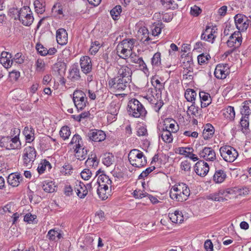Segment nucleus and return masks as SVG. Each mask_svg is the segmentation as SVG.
I'll return each instance as SVG.
<instances>
[{
  "label": "nucleus",
  "mask_w": 251,
  "mask_h": 251,
  "mask_svg": "<svg viewBox=\"0 0 251 251\" xmlns=\"http://www.w3.org/2000/svg\"><path fill=\"white\" fill-rule=\"evenodd\" d=\"M208 199L220 202H224L226 201V199L224 198L223 197L220 196L219 195L218 192L210 194L208 196Z\"/></svg>",
  "instance_id": "obj_57"
},
{
  "label": "nucleus",
  "mask_w": 251,
  "mask_h": 251,
  "mask_svg": "<svg viewBox=\"0 0 251 251\" xmlns=\"http://www.w3.org/2000/svg\"><path fill=\"white\" fill-rule=\"evenodd\" d=\"M131 82V78H126L115 76L108 81V85L111 89L118 91H123L127 87H129V84Z\"/></svg>",
  "instance_id": "obj_6"
},
{
  "label": "nucleus",
  "mask_w": 251,
  "mask_h": 251,
  "mask_svg": "<svg viewBox=\"0 0 251 251\" xmlns=\"http://www.w3.org/2000/svg\"><path fill=\"white\" fill-rule=\"evenodd\" d=\"M85 164L87 167H92L95 168L99 164V160L95 154H91L89 155L87 160L85 161Z\"/></svg>",
  "instance_id": "obj_36"
},
{
  "label": "nucleus",
  "mask_w": 251,
  "mask_h": 251,
  "mask_svg": "<svg viewBox=\"0 0 251 251\" xmlns=\"http://www.w3.org/2000/svg\"><path fill=\"white\" fill-rule=\"evenodd\" d=\"M199 97L201 108L206 107L211 103L212 99L209 94L204 91H201L199 93Z\"/></svg>",
  "instance_id": "obj_25"
},
{
  "label": "nucleus",
  "mask_w": 251,
  "mask_h": 251,
  "mask_svg": "<svg viewBox=\"0 0 251 251\" xmlns=\"http://www.w3.org/2000/svg\"><path fill=\"white\" fill-rule=\"evenodd\" d=\"M56 41L58 44L65 45L68 42V33L64 28H59L56 33Z\"/></svg>",
  "instance_id": "obj_23"
},
{
  "label": "nucleus",
  "mask_w": 251,
  "mask_h": 251,
  "mask_svg": "<svg viewBox=\"0 0 251 251\" xmlns=\"http://www.w3.org/2000/svg\"><path fill=\"white\" fill-rule=\"evenodd\" d=\"M122 12V7L121 5H116L110 11V15L114 20L119 19L120 14Z\"/></svg>",
  "instance_id": "obj_44"
},
{
  "label": "nucleus",
  "mask_w": 251,
  "mask_h": 251,
  "mask_svg": "<svg viewBox=\"0 0 251 251\" xmlns=\"http://www.w3.org/2000/svg\"><path fill=\"white\" fill-rule=\"evenodd\" d=\"M220 153L221 157L227 162H233L238 156L237 151L230 146L221 147Z\"/></svg>",
  "instance_id": "obj_7"
},
{
  "label": "nucleus",
  "mask_w": 251,
  "mask_h": 251,
  "mask_svg": "<svg viewBox=\"0 0 251 251\" xmlns=\"http://www.w3.org/2000/svg\"><path fill=\"white\" fill-rule=\"evenodd\" d=\"M114 157L112 153H106L104 155V157L102 159V162L104 165L107 167H109L114 162Z\"/></svg>",
  "instance_id": "obj_46"
},
{
  "label": "nucleus",
  "mask_w": 251,
  "mask_h": 251,
  "mask_svg": "<svg viewBox=\"0 0 251 251\" xmlns=\"http://www.w3.org/2000/svg\"><path fill=\"white\" fill-rule=\"evenodd\" d=\"M119 105L115 103H111L108 109V113L114 115V117L117 116L119 110Z\"/></svg>",
  "instance_id": "obj_53"
},
{
  "label": "nucleus",
  "mask_w": 251,
  "mask_h": 251,
  "mask_svg": "<svg viewBox=\"0 0 251 251\" xmlns=\"http://www.w3.org/2000/svg\"><path fill=\"white\" fill-rule=\"evenodd\" d=\"M52 166L49 161L46 159H44L39 164L37 170L39 174H42L44 173L47 169L50 170Z\"/></svg>",
  "instance_id": "obj_34"
},
{
  "label": "nucleus",
  "mask_w": 251,
  "mask_h": 251,
  "mask_svg": "<svg viewBox=\"0 0 251 251\" xmlns=\"http://www.w3.org/2000/svg\"><path fill=\"white\" fill-rule=\"evenodd\" d=\"M68 77L72 81H77L80 79V71L77 64H74L71 66Z\"/></svg>",
  "instance_id": "obj_21"
},
{
  "label": "nucleus",
  "mask_w": 251,
  "mask_h": 251,
  "mask_svg": "<svg viewBox=\"0 0 251 251\" xmlns=\"http://www.w3.org/2000/svg\"><path fill=\"white\" fill-rule=\"evenodd\" d=\"M179 153L180 154L184 155L186 157L190 154L191 151H193L194 150L192 148L190 147H180L178 149Z\"/></svg>",
  "instance_id": "obj_61"
},
{
  "label": "nucleus",
  "mask_w": 251,
  "mask_h": 251,
  "mask_svg": "<svg viewBox=\"0 0 251 251\" xmlns=\"http://www.w3.org/2000/svg\"><path fill=\"white\" fill-rule=\"evenodd\" d=\"M35 130L32 127L26 126L25 127L23 133L25 136V140L27 143H31L35 139Z\"/></svg>",
  "instance_id": "obj_28"
},
{
  "label": "nucleus",
  "mask_w": 251,
  "mask_h": 251,
  "mask_svg": "<svg viewBox=\"0 0 251 251\" xmlns=\"http://www.w3.org/2000/svg\"><path fill=\"white\" fill-rule=\"evenodd\" d=\"M223 115L228 120H233L235 115L234 107L231 106H227L223 110Z\"/></svg>",
  "instance_id": "obj_35"
},
{
  "label": "nucleus",
  "mask_w": 251,
  "mask_h": 251,
  "mask_svg": "<svg viewBox=\"0 0 251 251\" xmlns=\"http://www.w3.org/2000/svg\"><path fill=\"white\" fill-rule=\"evenodd\" d=\"M75 152V156L77 159L83 160L86 158L87 155V150L84 147H81L76 150H74Z\"/></svg>",
  "instance_id": "obj_41"
},
{
  "label": "nucleus",
  "mask_w": 251,
  "mask_h": 251,
  "mask_svg": "<svg viewBox=\"0 0 251 251\" xmlns=\"http://www.w3.org/2000/svg\"><path fill=\"white\" fill-rule=\"evenodd\" d=\"M161 129L166 130H170L171 132L175 133L178 130L179 126L174 119L166 118L164 121L163 126Z\"/></svg>",
  "instance_id": "obj_18"
},
{
  "label": "nucleus",
  "mask_w": 251,
  "mask_h": 251,
  "mask_svg": "<svg viewBox=\"0 0 251 251\" xmlns=\"http://www.w3.org/2000/svg\"><path fill=\"white\" fill-rule=\"evenodd\" d=\"M92 174L91 171L88 169H84L80 173L81 178L85 180L89 179L92 176Z\"/></svg>",
  "instance_id": "obj_62"
},
{
  "label": "nucleus",
  "mask_w": 251,
  "mask_h": 251,
  "mask_svg": "<svg viewBox=\"0 0 251 251\" xmlns=\"http://www.w3.org/2000/svg\"><path fill=\"white\" fill-rule=\"evenodd\" d=\"M199 155L200 157L208 161H213L216 159V153L214 150L210 147H204L201 151Z\"/></svg>",
  "instance_id": "obj_16"
},
{
  "label": "nucleus",
  "mask_w": 251,
  "mask_h": 251,
  "mask_svg": "<svg viewBox=\"0 0 251 251\" xmlns=\"http://www.w3.org/2000/svg\"><path fill=\"white\" fill-rule=\"evenodd\" d=\"M34 5L35 11L38 14H42L45 11V6L43 1H41L39 0H35L34 2Z\"/></svg>",
  "instance_id": "obj_47"
},
{
  "label": "nucleus",
  "mask_w": 251,
  "mask_h": 251,
  "mask_svg": "<svg viewBox=\"0 0 251 251\" xmlns=\"http://www.w3.org/2000/svg\"><path fill=\"white\" fill-rule=\"evenodd\" d=\"M112 174L115 178L119 180H126L129 178L126 170L121 171L120 170H114L112 172Z\"/></svg>",
  "instance_id": "obj_32"
},
{
  "label": "nucleus",
  "mask_w": 251,
  "mask_h": 251,
  "mask_svg": "<svg viewBox=\"0 0 251 251\" xmlns=\"http://www.w3.org/2000/svg\"><path fill=\"white\" fill-rule=\"evenodd\" d=\"M163 27V24L162 23H158L156 25H154L152 28V34L154 36L158 35L161 31V29Z\"/></svg>",
  "instance_id": "obj_56"
},
{
  "label": "nucleus",
  "mask_w": 251,
  "mask_h": 251,
  "mask_svg": "<svg viewBox=\"0 0 251 251\" xmlns=\"http://www.w3.org/2000/svg\"><path fill=\"white\" fill-rule=\"evenodd\" d=\"M97 183L100 184H108L111 185L112 183V180L109 178V176L104 174L100 175L98 178Z\"/></svg>",
  "instance_id": "obj_50"
},
{
  "label": "nucleus",
  "mask_w": 251,
  "mask_h": 251,
  "mask_svg": "<svg viewBox=\"0 0 251 251\" xmlns=\"http://www.w3.org/2000/svg\"><path fill=\"white\" fill-rule=\"evenodd\" d=\"M184 96L188 101L195 103L197 93L194 90L187 89L185 92Z\"/></svg>",
  "instance_id": "obj_38"
},
{
  "label": "nucleus",
  "mask_w": 251,
  "mask_h": 251,
  "mask_svg": "<svg viewBox=\"0 0 251 251\" xmlns=\"http://www.w3.org/2000/svg\"><path fill=\"white\" fill-rule=\"evenodd\" d=\"M117 75L115 76L126 78H131L132 72L126 65H118L116 67Z\"/></svg>",
  "instance_id": "obj_15"
},
{
  "label": "nucleus",
  "mask_w": 251,
  "mask_h": 251,
  "mask_svg": "<svg viewBox=\"0 0 251 251\" xmlns=\"http://www.w3.org/2000/svg\"><path fill=\"white\" fill-rule=\"evenodd\" d=\"M243 108L241 109V114L248 116L251 113V100L245 101Z\"/></svg>",
  "instance_id": "obj_43"
},
{
  "label": "nucleus",
  "mask_w": 251,
  "mask_h": 251,
  "mask_svg": "<svg viewBox=\"0 0 251 251\" xmlns=\"http://www.w3.org/2000/svg\"><path fill=\"white\" fill-rule=\"evenodd\" d=\"M52 11L58 15H63V6L62 4L60 3H56L52 7Z\"/></svg>",
  "instance_id": "obj_60"
},
{
  "label": "nucleus",
  "mask_w": 251,
  "mask_h": 251,
  "mask_svg": "<svg viewBox=\"0 0 251 251\" xmlns=\"http://www.w3.org/2000/svg\"><path fill=\"white\" fill-rule=\"evenodd\" d=\"M73 170V168L72 165L69 164H65L61 169V173L64 174V175H71V173H72V171Z\"/></svg>",
  "instance_id": "obj_64"
},
{
  "label": "nucleus",
  "mask_w": 251,
  "mask_h": 251,
  "mask_svg": "<svg viewBox=\"0 0 251 251\" xmlns=\"http://www.w3.org/2000/svg\"><path fill=\"white\" fill-rule=\"evenodd\" d=\"M151 63L153 68L159 67L161 65V53L156 52L151 58Z\"/></svg>",
  "instance_id": "obj_45"
},
{
  "label": "nucleus",
  "mask_w": 251,
  "mask_h": 251,
  "mask_svg": "<svg viewBox=\"0 0 251 251\" xmlns=\"http://www.w3.org/2000/svg\"><path fill=\"white\" fill-rule=\"evenodd\" d=\"M7 183L12 187H17L23 180V177L20 174L11 173L7 177Z\"/></svg>",
  "instance_id": "obj_24"
},
{
  "label": "nucleus",
  "mask_w": 251,
  "mask_h": 251,
  "mask_svg": "<svg viewBox=\"0 0 251 251\" xmlns=\"http://www.w3.org/2000/svg\"><path fill=\"white\" fill-rule=\"evenodd\" d=\"M59 134L60 137L63 140H65L68 139L71 135V131L69 127L68 126H63L59 131Z\"/></svg>",
  "instance_id": "obj_49"
},
{
  "label": "nucleus",
  "mask_w": 251,
  "mask_h": 251,
  "mask_svg": "<svg viewBox=\"0 0 251 251\" xmlns=\"http://www.w3.org/2000/svg\"><path fill=\"white\" fill-rule=\"evenodd\" d=\"M226 175L223 170L216 171L213 176V181L216 183H222L226 178Z\"/></svg>",
  "instance_id": "obj_31"
},
{
  "label": "nucleus",
  "mask_w": 251,
  "mask_h": 251,
  "mask_svg": "<svg viewBox=\"0 0 251 251\" xmlns=\"http://www.w3.org/2000/svg\"><path fill=\"white\" fill-rule=\"evenodd\" d=\"M55 186L52 181H44L42 185L43 189L46 192L51 193L55 190Z\"/></svg>",
  "instance_id": "obj_48"
},
{
  "label": "nucleus",
  "mask_w": 251,
  "mask_h": 251,
  "mask_svg": "<svg viewBox=\"0 0 251 251\" xmlns=\"http://www.w3.org/2000/svg\"><path fill=\"white\" fill-rule=\"evenodd\" d=\"M248 116H244L240 121V125L242 127V131L244 133H248L249 129V122L248 121Z\"/></svg>",
  "instance_id": "obj_52"
},
{
  "label": "nucleus",
  "mask_w": 251,
  "mask_h": 251,
  "mask_svg": "<svg viewBox=\"0 0 251 251\" xmlns=\"http://www.w3.org/2000/svg\"><path fill=\"white\" fill-rule=\"evenodd\" d=\"M160 2L167 9L175 10L178 8V5L174 0H160Z\"/></svg>",
  "instance_id": "obj_40"
},
{
  "label": "nucleus",
  "mask_w": 251,
  "mask_h": 251,
  "mask_svg": "<svg viewBox=\"0 0 251 251\" xmlns=\"http://www.w3.org/2000/svg\"><path fill=\"white\" fill-rule=\"evenodd\" d=\"M128 160L131 165L137 168H141L147 164V159L143 152L133 149L130 151L128 155Z\"/></svg>",
  "instance_id": "obj_4"
},
{
  "label": "nucleus",
  "mask_w": 251,
  "mask_h": 251,
  "mask_svg": "<svg viewBox=\"0 0 251 251\" xmlns=\"http://www.w3.org/2000/svg\"><path fill=\"white\" fill-rule=\"evenodd\" d=\"M12 60H13V62L14 61L17 64H21L24 62L25 56L21 52H18L14 55Z\"/></svg>",
  "instance_id": "obj_59"
},
{
  "label": "nucleus",
  "mask_w": 251,
  "mask_h": 251,
  "mask_svg": "<svg viewBox=\"0 0 251 251\" xmlns=\"http://www.w3.org/2000/svg\"><path fill=\"white\" fill-rule=\"evenodd\" d=\"M182 66L184 69L183 71V78H188V77L191 79L193 72V61L191 55H188L185 57H182Z\"/></svg>",
  "instance_id": "obj_11"
},
{
  "label": "nucleus",
  "mask_w": 251,
  "mask_h": 251,
  "mask_svg": "<svg viewBox=\"0 0 251 251\" xmlns=\"http://www.w3.org/2000/svg\"><path fill=\"white\" fill-rule=\"evenodd\" d=\"M135 40L127 39L123 40L117 46V52L119 56L123 59L128 58L134 47Z\"/></svg>",
  "instance_id": "obj_3"
},
{
  "label": "nucleus",
  "mask_w": 251,
  "mask_h": 251,
  "mask_svg": "<svg viewBox=\"0 0 251 251\" xmlns=\"http://www.w3.org/2000/svg\"><path fill=\"white\" fill-rule=\"evenodd\" d=\"M159 137H161L162 140L166 143H171L173 141V132L170 130H166L164 129H159L158 132Z\"/></svg>",
  "instance_id": "obj_26"
},
{
  "label": "nucleus",
  "mask_w": 251,
  "mask_h": 251,
  "mask_svg": "<svg viewBox=\"0 0 251 251\" xmlns=\"http://www.w3.org/2000/svg\"><path fill=\"white\" fill-rule=\"evenodd\" d=\"M80 65L82 71L85 74L90 73L92 71V62L91 58L88 56L81 57Z\"/></svg>",
  "instance_id": "obj_19"
},
{
  "label": "nucleus",
  "mask_w": 251,
  "mask_h": 251,
  "mask_svg": "<svg viewBox=\"0 0 251 251\" xmlns=\"http://www.w3.org/2000/svg\"><path fill=\"white\" fill-rule=\"evenodd\" d=\"M228 72L226 64H219L215 69L214 75L218 79H225Z\"/></svg>",
  "instance_id": "obj_20"
},
{
  "label": "nucleus",
  "mask_w": 251,
  "mask_h": 251,
  "mask_svg": "<svg viewBox=\"0 0 251 251\" xmlns=\"http://www.w3.org/2000/svg\"><path fill=\"white\" fill-rule=\"evenodd\" d=\"M36 71L38 72H43L46 69L45 61L40 58H38L35 62Z\"/></svg>",
  "instance_id": "obj_51"
},
{
  "label": "nucleus",
  "mask_w": 251,
  "mask_h": 251,
  "mask_svg": "<svg viewBox=\"0 0 251 251\" xmlns=\"http://www.w3.org/2000/svg\"><path fill=\"white\" fill-rule=\"evenodd\" d=\"M47 236L50 240L54 241H57L62 237L61 234L58 231L54 229L50 230Z\"/></svg>",
  "instance_id": "obj_39"
},
{
  "label": "nucleus",
  "mask_w": 251,
  "mask_h": 251,
  "mask_svg": "<svg viewBox=\"0 0 251 251\" xmlns=\"http://www.w3.org/2000/svg\"><path fill=\"white\" fill-rule=\"evenodd\" d=\"M155 169L154 166H151L147 168L145 171H143L138 176V179L143 178L148 176V175Z\"/></svg>",
  "instance_id": "obj_63"
},
{
  "label": "nucleus",
  "mask_w": 251,
  "mask_h": 251,
  "mask_svg": "<svg viewBox=\"0 0 251 251\" xmlns=\"http://www.w3.org/2000/svg\"><path fill=\"white\" fill-rule=\"evenodd\" d=\"M190 190L184 183H178L173 186L170 191L171 198L177 201H186L190 196Z\"/></svg>",
  "instance_id": "obj_1"
},
{
  "label": "nucleus",
  "mask_w": 251,
  "mask_h": 251,
  "mask_svg": "<svg viewBox=\"0 0 251 251\" xmlns=\"http://www.w3.org/2000/svg\"><path fill=\"white\" fill-rule=\"evenodd\" d=\"M214 133V128L210 124H207L204 127L202 132V136L205 140L211 138Z\"/></svg>",
  "instance_id": "obj_33"
},
{
  "label": "nucleus",
  "mask_w": 251,
  "mask_h": 251,
  "mask_svg": "<svg viewBox=\"0 0 251 251\" xmlns=\"http://www.w3.org/2000/svg\"><path fill=\"white\" fill-rule=\"evenodd\" d=\"M127 112L134 118L145 117L147 111L143 105L137 99H132L128 102Z\"/></svg>",
  "instance_id": "obj_2"
},
{
  "label": "nucleus",
  "mask_w": 251,
  "mask_h": 251,
  "mask_svg": "<svg viewBox=\"0 0 251 251\" xmlns=\"http://www.w3.org/2000/svg\"><path fill=\"white\" fill-rule=\"evenodd\" d=\"M234 21L236 28L241 31L246 30L250 23V21L247 17L239 14L236 15L234 17Z\"/></svg>",
  "instance_id": "obj_12"
},
{
  "label": "nucleus",
  "mask_w": 251,
  "mask_h": 251,
  "mask_svg": "<svg viewBox=\"0 0 251 251\" xmlns=\"http://www.w3.org/2000/svg\"><path fill=\"white\" fill-rule=\"evenodd\" d=\"M13 210V205L8 203L3 206L0 207V214L3 215L6 213H11Z\"/></svg>",
  "instance_id": "obj_54"
},
{
  "label": "nucleus",
  "mask_w": 251,
  "mask_h": 251,
  "mask_svg": "<svg viewBox=\"0 0 251 251\" xmlns=\"http://www.w3.org/2000/svg\"><path fill=\"white\" fill-rule=\"evenodd\" d=\"M82 139L81 136L77 134H75L72 138L69 145L72 146L74 150H76L82 147Z\"/></svg>",
  "instance_id": "obj_29"
},
{
  "label": "nucleus",
  "mask_w": 251,
  "mask_h": 251,
  "mask_svg": "<svg viewBox=\"0 0 251 251\" xmlns=\"http://www.w3.org/2000/svg\"><path fill=\"white\" fill-rule=\"evenodd\" d=\"M93 237L88 235L83 240L79 239L77 244L84 251L92 250L94 249L93 246Z\"/></svg>",
  "instance_id": "obj_17"
},
{
  "label": "nucleus",
  "mask_w": 251,
  "mask_h": 251,
  "mask_svg": "<svg viewBox=\"0 0 251 251\" xmlns=\"http://www.w3.org/2000/svg\"><path fill=\"white\" fill-rule=\"evenodd\" d=\"M36 50H38L39 49H44L43 50H40L39 54L42 56H46L47 54L49 55H53L55 54L57 50L55 48H50L49 50H47V48L44 47L41 44L37 43L36 45Z\"/></svg>",
  "instance_id": "obj_30"
},
{
  "label": "nucleus",
  "mask_w": 251,
  "mask_h": 251,
  "mask_svg": "<svg viewBox=\"0 0 251 251\" xmlns=\"http://www.w3.org/2000/svg\"><path fill=\"white\" fill-rule=\"evenodd\" d=\"M89 141L96 142H100L104 140L106 138L105 132L99 129H91L87 134Z\"/></svg>",
  "instance_id": "obj_13"
},
{
  "label": "nucleus",
  "mask_w": 251,
  "mask_h": 251,
  "mask_svg": "<svg viewBox=\"0 0 251 251\" xmlns=\"http://www.w3.org/2000/svg\"><path fill=\"white\" fill-rule=\"evenodd\" d=\"M239 190V189L237 187L228 188L226 189V197H224V198H226V201H227L229 199H231L235 197L236 195Z\"/></svg>",
  "instance_id": "obj_42"
},
{
  "label": "nucleus",
  "mask_w": 251,
  "mask_h": 251,
  "mask_svg": "<svg viewBox=\"0 0 251 251\" xmlns=\"http://www.w3.org/2000/svg\"><path fill=\"white\" fill-rule=\"evenodd\" d=\"M52 70L56 75L62 76V75H63L65 74L66 65L63 62H57L53 65Z\"/></svg>",
  "instance_id": "obj_27"
},
{
  "label": "nucleus",
  "mask_w": 251,
  "mask_h": 251,
  "mask_svg": "<svg viewBox=\"0 0 251 251\" xmlns=\"http://www.w3.org/2000/svg\"><path fill=\"white\" fill-rule=\"evenodd\" d=\"M37 156V152L33 146H26L24 149L23 159L26 167H31Z\"/></svg>",
  "instance_id": "obj_9"
},
{
  "label": "nucleus",
  "mask_w": 251,
  "mask_h": 251,
  "mask_svg": "<svg viewBox=\"0 0 251 251\" xmlns=\"http://www.w3.org/2000/svg\"><path fill=\"white\" fill-rule=\"evenodd\" d=\"M0 147L6 150L20 149L21 147V142L19 135L14 137L10 136H3L0 139Z\"/></svg>",
  "instance_id": "obj_5"
},
{
  "label": "nucleus",
  "mask_w": 251,
  "mask_h": 251,
  "mask_svg": "<svg viewBox=\"0 0 251 251\" xmlns=\"http://www.w3.org/2000/svg\"><path fill=\"white\" fill-rule=\"evenodd\" d=\"M208 164L203 160H200L195 165V172L198 176H205L209 172Z\"/></svg>",
  "instance_id": "obj_14"
},
{
  "label": "nucleus",
  "mask_w": 251,
  "mask_h": 251,
  "mask_svg": "<svg viewBox=\"0 0 251 251\" xmlns=\"http://www.w3.org/2000/svg\"><path fill=\"white\" fill-rule=\"evenodd\" d=\"M215 33V27L207 25L201 35V39H205L206 35Z\"/></svg>",
  "instance_id": "obj_55"
},
{
  "label": "nucleus",
  "mask_w": 251,
  "mask_h": 251,
  "mask_svg": "<svg viewBox=\"0 0 251 251\" xmlns=\"http://www.w3.org/2000/svg\"><path fill=\"white\" fill-rule=\"evenodd\" d=\"M73 101L78 111L82 110L87 103L86 94L81 90H75L73 94Z\"/></svg>",
  "instance_id": "obj_10"
},
{
  "label": "nucleus",
  "mask_w": 251,
  "mask_h": 251,
  "mask_svg": "<svg viewBox=\"0 0 251 251\" xmlns=\"http://www.w3.org/2000/svg\"><path fill=\"white\" fill-rule=\"evenodd\" d=\"M242 42V38H240L237 37V38H231V37H229V39L226 42L227 46L229 48H234L235 49L236 47H239Z\"/></svg>",
  "instance_id": "obj_37"
},
{
  "label": "nucleus",
  "mask_w": 251,
  "mask_h": 251,
  "mask_svg": "<svg viewBox=\"0 0 251 251\" xmlns=\"http://www.w3.org/2000/svg\"><path fill=\"white\" fill-rule=\"evenodd\" d=\"M0 62L5 68L4 69V71H5L6 69L12 66L13 60L11 59V58H0Z\"/></svg>",
  "instance_id": "obj_58"
},
{
  "label": "nucleus",
  "mask_w": 251,
  "mask_h": 251,
  "mask_svg": "<svg viewBox=\"0 0 251 251\" xmlns=\"http://www.w3.org/2000/svg\"><path fill=\"white\" fill-rule=\"evenodd\" d=\"M75 191L77 196L80 199L84 198L88 194V190L86 185L78 180L75 182Z\"/></svg>",
  "instance_id": "obj_22"
},
{
  "label": "nucleus",
  "mask_w": 251,
  "mask_h": 251,
  "mask_svg": "<svg viewBox=\"0 0 251 251\" xmlns=\"http://www.w3.org/2000/svg\"><path fill=\"white\" fill-rule=\"evenodd\" d=\"M18 19L25 26H30L34 21L32 13L28 6H24L18 11Z\"/></svg>",
  "instance_id": "obj_8"
}]
</instances>
